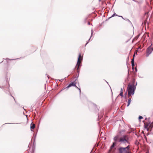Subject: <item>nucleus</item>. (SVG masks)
<instances>
[{
	"instance_id": "nucleus-1",
	"label": "nucleus",
	"mask_w": 153,
	"mask_h": 153,
	"mask_svg": "<svg viewBox=\"0 0 153 153\" xmlns=\"http://www.w3.org/2000/svg\"><path fill=\"white\" fill-rule=\"evenodd\" d=\"M135 89L136 86L134 85V83L133 84H129L127 87L128 96H131L132 94L134 95Z\"/></svg>"
},
{
	"instance_id": "nucleus-2",
	"label": "nucleus",
	"mask_w": 153,
	"mask_h": 153,
	"mask_svg": "<svg viewBox=\"0 0 153 153\" xmlns=\"http://www.w3.org/2000/svg\"><path fill=\"white\" fill-rule=\"evenodd\" d=\"M128 138L126 135H123V137L120 138L118 140L119 142H121V143H128Z\"/></svg>"
},
{
	"instance_id": "nucleus-3",
	"label": "nucleus",
	"mask_w": 153,
	"mask_h": 153,
	"mask_svg": "<svg viewBox=\"0 0 153 153\" xmlns=\"http://www.w3.org/2000/svg\"><path fill=\"white\" fill-rule=\"evenodd\" d=\"M72 86H74V87H75L77 88L78 89L79 91V93L80 94L81 92V91H80V88H79L77 86H76V83L74 82H72L71 83H70V84H69V85L65 88H65H69V87Z\"/></svg>"
},
{
	"instance_id": "nucleus-4",
	"label": "nucleus",
	"mask_w": 153,
	"mask_h": 153,
	"mask_svg": "<svg viewBox=\"0 0 153 153\" xmlns=\"http://www.w3.org/2000/svg\"><path fill=\"white\" fill-rule=\"evenodd\" d=\"M153 50V48H152L151 47V46L148 48L146 51V57H148L149 56V54H150L152 53Z\"/></svg>"
},
{
	"instance_id": "nucleus-5",
	"label": "nucleus",
	"mask_w": 153,
	"mask_h": 153,
	"mask_svg": "<svg viewBox=\"0 0 153 153\" xmlns=\"http://www.w3.org/2000/svg\"><path fill=\"white\" fill-rule=\"evenodd\" d=\"M119 153H128V152L126 150H125V148H123V147H120L118 149Z\"/></svg>"
},
{
	"instance_id": "nucleus-6",
	"label": "nucleus",
	"mask_w": 153,
	"mask_h": 153,
	"mask_svg": "<svg viewBox=\"0 0 153 153\" xmlns=\"http://www.w3.org/2000/svg\"><path fill=\"white\" fill-rule=\"evenodd\" d=\"M82 57H81V53H79V56L78 58V60H77V63L76 64V65H78L77 70H78L79 68V64L80 63V60H82Z\"/></svg>"
},
{
	"instance_id": "nucleus-7",
	"label": "nucleus",
	"mask_w": 153,
	"mask_h": 153,
	"mask_svg": "<svg viewBox=\"0 0 153 153\" xmlns=\"http://www.w3.org/2000/svg\"><path fill=\"white\" fill-rule=\"evenodd\" d=\"M35 127V124L34 123H31L30 125L31 130L32 131V129H34Z\"/></svg>"
},
{
	"instance_id": "nucleus-8",
	"label": "nucleus",
	"mask_w": 153,
	"mask_h": 153,
	"mask_svg": "<svg viewBox=\"0 0 153 153\" xmlns=\"http://www.w3.org/2000/svg\"><path fill=\"white\" fill-rule=\"evenodd\" d=\"M131 64L132 66L133 67H134V58H133L131 60Z\"/></svg>"
},
{
	"instance_id": "nucleus-9",
	"label": "nucleus",
	"mask_w": 153,
	"mask_h": 153,
	"mask_svg": "<svg viewBox=\"0 0 153 153\" xmlns=\"http://www.w3.org/2000/svg\"><path fill=\"white\" fill-rule=\"evenodd\" d=\"M118 136L117 135V136H115L114 137V140L115 141H118Z\"/></svg>"
},
{
	"instance_id": "nucleus-10",
	"label": "nucleus",
	"mask_w": 153,
	"mask_h": 153,
	"mask_svg": "<svg viewBox=\"0 0 153 153\" xmlns=\"http://www.w3.org/2000/svg\"><path fill=\"white\" fill-rule=\"evenodd\" d=\"M116 144V142H113L112 145L111 146L110 149H112L115 145Z\"/></svg>"
},
{
	"instance_id": "nucleus-11",
	"label": "nucleus",
	"mask_w": 153,
	"mask_h": 153,
	"mask_svg": "<svg viewBox=\"0 0 153 153\" xmlns=\"http://www.w3.org/2000/svg\"><path fill=\"white\" fill-rule=\"evenodd\" d=\"M131 102V99H129L128 100V104L127 105V106H129V105L130 104Z\"/></svg>"
},
{
	"instance_id": "nucleus-12",
	"label": "nucleus",
	"mask_w": 153,
	"mask_h": 153,
	"mask_svg": "<svg viewBox=\"0 0 153 153\" xmlns=\"http://www.w3.org/2000/svg\"><path fill=\"white\" fill-rule=\"evenodd\" d=\"M129 148H130V147H129V145H128L126 147H123V148H125V150H129Z\"/></svg>"
},
{
	"instance_id": "nucleus-13",
	"label": "nucleus",
	"mask_w": 153,
	"mask_h": 153,
	"mask_svg": "<svg viewBox=\"0 0 153 153\" xmlns=\"http://www.w3.org/2000/svg\"><path fill=\"white\" fill-rule=\"evenodd\" d=\"M114 16H118L115 13H114V14L112 15L110 17V18H111V17H112Z\"/></svg>"
},
{
	"instance_id": "nucleus-14",
	"label": "nucleus",
	"mask_w": 153,
	"mask_h": 153,
	"mask_svg": "<svg viewBox=\"0 0 153 153\" xmlns=\"http://www.w3.org/2000/svg\"><path fill=\"white\" fill-rule=\"evenodd\" d=\"M120 95L122 97H123V92H120Z\"/></svg>"
},
{
	"instance_id": "nucleus-15",
	"label": "nucleus",
	"mask_w": 153,
	"mask_h": 153,
	"mask_svg": "<svg viewBox=\"0 0 153 153\" xmlns=\"http://www.w3.org/2000/svg\"><path fill=\"white\" fill-rule=\"evenodd\" d=\"M93 34V30H92V29L91 30V36H90V39H89V41L90 40L91 36H92V35Z\"/></svg>"
},
{
	"instance_id": "nucleus-16",
	"label": "nucleus",
	"mask_w": 153,
	"mask_h": 153,
	"mask_svg": "<svg viewBox=\"0 0 153 153\" xmlns=\"http://www.w3.org/2000/svg\"><path fill=\"white\" fill-rule=\"evenodd\" d=\"M143 118V117L142 116H140L139 117V119L140 120L141 119H142Z\"/></svg>"
},
{
	"instance_id": "nucleus-17",
	"label": "nucleus",
	"mask_w": 153,
	"mask_h": 153,
	"mask_svg": "<svg viewBox=\"0 0 153 153\" xmlns=\"http://www.w3.org/2000/svg\"><path fill=\"white\" fill-rule=\"evenodd\" d=\"M135 55V53H134L133 56V58H134V57Z\"/></svg>"
},
{
	"instance_id": "nucleus-18",
	"label": "nucleus",
	"mask_w": 153,
	"mask_h": 153,
	"mask_svg": "<svg viewBox=\"0 0 153 153\" xmlns=\"http://www.w3.org/2000/svg\"><path fill=\"white\" fill-rule=\"evenodd\" d=\"M123 88H121L120 92H123Z\"/></svg>"
},
{
	"instance_id": "nucleus-19",
	"label": "nucleus",
	"mask_w": 153,
	"mask_h": 153,
	"mask_svg": "<svg viewBox=\"0 0 153 153\" xmlns=\"http://www.w3.org/2000/svg\"><path fill=\"white\" fill-rule=\"evenodd\" d=\"M118 16L120 17H121V18H122L123 19V17L122 16Z\"/></svg>"
},
{
	"instance_id": "nucleus-20",
	"label": "nucleus",
	"mask_w": 153,
	"mask_h": 153,
	"mask_svg": "<svg viewBox=\"0 0 153 153\" xmlns=\"http://www.w3.org/2000/svg\"><path fill=\"white\" fill-rule=\"evenodd\" d=\"M132 70H134V67H133L132 66Z\"/></svg>"
},
{
	"instance_id": "nucleus-21",
	"label": "nucleus",
	"mask_w": 153,
	"mask_h": 153,
	"mask_svg": "<svg viewBox=\"0 0 153 153\" xmlns=\"http://www.w3.org/2000/svg\"><path fill=\"white\" fill-rule=\"evenodd\" d=\"M88 43V42H87V43H86L85 45V46H86Z\"/></svg>"
},
{
	"instance_id": "nucleus-22",
	"label": "nucleus",
	"mask_w": 153,
	"mask_h": 153,
	"mask_svg": "<svg viewBox=\"0 0 153 153\" xmlns=\"http://www.w3.org/2000/svg\"><path fill=\"white\" fill-rule=\"evenodd\" d=\"M135 71L137 72V69L136 68H135Z\"/></svg>"
},
{
	"instance_id": "nucleus-23",
	"label": "nucleus",
	"mask_w": 153,
	"mask_h": 153,
	"mask_svg": "<svg viewBox=\"0 0 153 153\" xmlns=\"http://www.w3.org/2000/svg\"><path fill=\"white\" fill-rule=\"evenodd\" d=\"M47 77L48 78V79H49V77L48 75H47Z\"/></svg>"
},
{
	"instance_id": "nucleus-24",
	"label": "nucleus",
	"mask_w": 153,
	"mask_h": 153,
	"mask_svg": "<svg viewBox=\"0 0 153 153\" xmlns=\"http://www.w3.org/2000/svg\"><path fill=\"white\" fill-rule=\"evenodd\" d=\"M88 25H90V23L89 22H88Z\"/></svg>"
},
{
	"instance_id": "nucleus-25",
	"label": "nucleus",
	"mask_w": 153,
	"mask_h": 153,
	"mask_svg": "<svg viewBox=\"0 0 153 153\" xmlns=\"http://www.w3.org/2000/svg\"><path fill=\"white\" fill-rule=\"evenodd\" d=\"M137 82H136V83L135 85V86H136L137 85Z\"/></svg>"
},
{
	"instance_id": "nucleus-26",
	"label": "nucleus",
	"mask_w": 153,
	"mask_h": 153,
	"mask_svg": "<svg viewBox=\"0 0 153 153\" xmlns=\"http://www.w3.org/2000/svg\"><path fill=\"white\" fill-rule=\"evenodd\" d=\"M127 94V92H126L125 94V95H126Z\"/></svg>"
},
{
	"instance_id": "nucleus-27",
	"label": "nucleus",
	"mask_w": 153,
	"mask_h": 153,
	"mask_svg": "<svg viewBox=\"0 0 153 153\" xmlns=\"http://www.w3.org/2000/svg\"><path fill=\"white\" fill-rule=\"evenodd\" d=\"M128 20L129 22H131L128 19Z\"/></svg>"
},
{
	"instance_id": "nucleus-28",
	"label": "nucleus",
	"mask_w": 153,
	"mask_h": 153,
	"mask_svg": "<svg viewBox=\"0 0 153 153\" xmlns=\"http://www.w3.org/2000/svg\"><path fill=\"white\" fill-rule=\"evenodd\" d=\"M132 1H135V0H132Z\"/></svg>"
},
{
	"instance_id": "nucleus-29",
	"label": "nucleus",
	"mask_w": 153,
	"mask_h": 153,
	"mask_svg": "<svg viewBox=\"0 0 153 153\" xmlns=\"http://www.w3.org/2000/svg\"><path fill=\"white\" fill-rule=\"evenodd\" d=\"M128 153H130L129 152H128Z\"/></svg>"
},
{
	"instance_id": "nucleus-30",
	"label": "nucleus",
	"mask_w": 153,
	"mask_h": 153,
	"mask_svg": "<svg viewBox=\"0 0 153 153\" xmlns=\"http://www.w3.org/2000/svg\"><path fill=\"white\" fill-rule=\"evenodd\" d=\"M99 1H101V0H99Z\"/></svg>"
}]
</instances>
